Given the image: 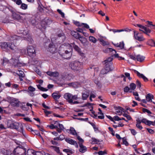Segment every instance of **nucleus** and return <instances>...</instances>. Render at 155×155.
I'll list each match as a JSON object with an SVG mask.
<instances>
[{
    "label": "nucleus",
    "instance_id": "f257e3e1",
    "mask_svg": "<svg viewBox=\"0 0 155 155\" xmlns=\"http://www.w3.org/2000/svg\"><path fill=\"white\" fill-rule=\"evenodd\" d=\"M73 48L81 56H84V53L82 52L81 49L74 42L71 43L69 46L63 45H61L58 49V53L63 58L69 59L72 56Z\"/></svg>",
    "mask_w": 155,
    "mask_h": 155
},
{
    "label": "nucleus",
    "instance_id": "f03ea898",
    "mask_svg": "<svg viewBox=\"0 0 155 155\" xmlns=\"http://www.w3.org/2000/svg\"><path fill=\"white\" fill-rule=\"evenodd\" d=\"M82 64V63L78 61H75L71 62L69 64V66L72 69L78 71L81 69Z\"/></svg>",
    "mask_w": 155,
    "mask_h": 155
},
{
    "label": "nucleus",
    "instance_id": "7ed1b4c3",
    "mask_svg": "<svg viewBox=\"0 0 155 155\" xmlns=\"http://www.w3.org/2000/svg\"><path fill=\"white\" fill-rule=\"evenodd\" d=\"M25 148L16 147L14 149L12 153L14 155H26Z\"/></svg>",
    "mask_w": 155,
    "mask_h": 155
},
{
    "label": "nucleus",
    "instance_id": "20e7f679",
    "mask_svg": "<svg viewBox=\"0 0 155 155\" xmlns=\"http://www.w3.org/2000/svg\"><path fill=\"white\" fill-rule=\"evenodd\" d=\"M21 125H22L21 123L17 122L13 123L11 122V121H8L7 122V125L9 128L15 129L18 131Z\"/></svg>",
    "mask_w": 155,
    "mask_h": 155
},
{
    "label": "nucleus",
    "instance_id": "39448f33",
    "mask_svg": "<svg viewBox=\"0 0 155 155\" xmlns=\"http://www.w3.org/2000/svg\"><path fill=\"white\" fill-rule=\"evenodd\" d=\"M105 64L104 66L105 72L104 74L107 73L108 72L112 71L114 69L112 62H109V63H104Z\"/></svg>",
    "mask_w": 155,
    "mask_h": 155
},
{
    "label": "nucleus",
    "instance_id": "423d86ee",
    "mask_svg": "<svg viewBox=\"0 0 155 155\" xmlns=\"http://www.w3.org/2000/svg\"><path fill=\"white\" fill-rule=\"evenodd\" d=\"M27 52L30 56H35L36 55V51L35 48L32 46H28L27 47Z\"/></svg>",
    "mask_w": 155,
    "mask_h": 155
},
{
    "label": "nucleus",
    "instance_id": "0eeeda50",
    "mask_svg": "<svg viewBox=\"0 0 155 155\" xmlns=\"http://www.w3.org/2000/svg\"><path fill=\"white\" fill-rule=\"evenodd\" d=\"M48 48L49 51L52 54H54L58 51L57 47H56L52 42L49 44Z\"/></svg>",
    "mask_w": 155,
    "mask_h": 155
},
{
    "label": "nucleus",
    "instance_id": "6e6552de",
    "mask_svg": "<svg viewBox=\"0 0 155 155\" xmlns=\"http://www.w3.org/2000/svg\"><path fill=\"white\" fill-rule=\"evenodd\" d=\"M114 109L116 110V114L119 115H121L122 114V112H126V110H125L123 108L120 106H114Z\"/></svg>",
    "mask_w": 155,
    "mask_h": 155
},
{
    "label": "nucleus",
    "instance_id": "1a4fd4ad",
    "mask_svg": "<svg viewBox=\"0 0 155 155\" xmlns=\"http://www.w3.org/2000/svg\"><path fill=\"white\" fill-rule=\"evenodd\" d=\"M19 102L20 101L17 99L14 98H11L10 104L12 106L18 107L19 106Z\"/></svg>",
    "mask_w": 155,
    "mask_h": 155
},
{
    "label": "nucleus",
    "instance_id": "9d476101",
    "mask_svg": "<svg viewBox=\"0 0 155 155\" xmlns=\"http://www.w3.org/2000/svg\"><path fill=\"white\" fill-rule=\"evenodd\" d=\"M21 38V37L16 35H11L8 38V40L12 43H14L15 42V41L20 40Z\"/></svg>",
    "mask_w": 155,
    "mask_h": 155
},
{
    "label": "nucleus",
    "instance_id": "9b49d317",
    "mask_svg": "<svg viewBox=\"0 0 155 155\" xmlns=\"http://www.w3.org/2000/svg\"><path fill=\"white\" fill-rule=\"evenodd\" d=\"M134 71L135 73L137 74L138 77L139 78H142L145 82H146L148 81V78L143 74L140 73L138 71L135 70H134Z\"/></svg>",
    "mask_w": 155,
    "mask_h": 155
},
{
    "label": "nucleus",
    "instance_id": "f8f14e48",
    "mask_svg": "<svg viewBox=\"0 0 155 155\" xmlns=\"http://www.w3.org/2000/svg\"><path fill=\"white\" fill-rule=\"evenodd\" d=\"M62 78L64 80L69 81L72 78L71 74L64 72L62 75Z\"/></svg>",
    "mask_w": 155,
    "mask_h": 155
},
{
    "label": "nucleus",
    "instance_id": "ddd939ff",
    "mask_svg": "<svg viewBox=\"0 0 155 155\" xmlns=\"http://www.w3.org/2000/svg\"><path fill=\"white\" fill-rule=\"evenodd\" d=\"M71 94L69 93H65L64 95V98L67 100L69 103L72 102V100L71 99Z\"/></svg>",
    "mask_w": 155,
    "mask_h": 155
},
{
    "label": "nucleus",
    "instance_id": "4468645a",
    "mask_svg": "<svg viewBox=\"0 0 155 155\" xmlns=\"http://www.w3.org/2000/svg\"><path fill=\"white\" fill-rule=\"evenodd\" d=\"M61 96V94L59 93L58 92H54L51 94V96L56 101H57V100L59 99Z\"/></svg>",
    "mask_w": 155,
    "mask_h": 155
},
{
    "label": "nucleus",
    "instance_id": "2eb2a0df",
    "mask_svg": "<svg viewBox=\"0 0 155 155\" xmlns=\"http://www.w3.org/2000/svg\"><path fill=\"white\" fill-rule=\"evenodd\" d=\"M54 124H55L56 123H58V124L59 127V128L57 130V131L59 133H61L62 130H63L64 129V128L63 125V124H59L58 123V121H55Z\"/></svg>",
    "mask_w": 155,
    "mask_h": 155
},
{
    "label": "nucleus",
    "instance_id": "dca6fc26",
    "mask_svg": "<svg viewBox=\"0 0 155 155\" xmlns=\"http://www.w3.org/2000/svg\"><path fill=\"white\" fill-rule=\"evenodd\" d=\"M12 16L14 20H18L21 18L20 15L16 13L15 11L12 12Z\"/></svg>",
    "mask_w": 155,
    "mask_h": 155
},
{
    "label": "nucleus",
    "instance_id": "f3484780",
    "mask_svg": "<svg viewBox=\"0 0 155 155\" xmlns=\"http://www.w3.org/2000/svg\"><path fill=\"white\" fill-rule=\"evenodd\" d=\"M78 143L79 145V147H80V148L79 150L80 152L83 153L87 151V147L85 146H84L82 143Z\"/></svg>",
    "mask_w": 155,
    "mask_h": 155
},
{
    "label": "nucleus",
    "instance_id": "a211bd4d",
    "mask_svg": "<svg viewBox=\"0 0 155 155\" xmlns=\"http://www.w3.org/2000/svg\"><path fill=\"white\" fill-rule=\"evenodd\" d=\"M154 97L153 95L150 93L148 94L146 96V100L147 102H152V99H153Z\"/></svg>",
    "mask_w": 155,
    "mask_h": 155
},
{
    "label": "nucleus",
    "instance_id": "6ab92c4d",
    "mask_svg": "<svg viewBox=\"0 0 155 155\" xmlns=\"http://www.w3.org/2000/svg\"><path fill=\"white\" fill-rule=\"evenodd\" d=\"M13 63L14 66L16 67H20L22 65L21 63L20 62L18 58L14 59Z\"/></svg>",
    "mask_w": 155,
    "mask_h": 155
},
{
    "label": "nucleus",
    "instance_id": "aec40b11",
    "mask_svg": "<svg viewBox=\"0 0 155 155\" xmlns=\"http://www.w3.org/2000/svg\"><path fill=\"white\" fill-rule=\"evenodd\" d=\"M71 35L74 38L77 39H78L80 38L81 35L77 32L72 31L71 32Z\"/></svg>",
    "mask_w": 155,
    "mask_h": 155
},
{
    "label": "nucleus",
    "instance_id": "412c9836",
    "mask_svg": "<svg viewBox=\"0 0 155 155\" xmlns=\"http://www.w3.org/2000/svg\"><path fill=\"white\" fill-rule=\"evenodd\" d=\"M89 95V93L87 91H85L82 93V99L84 100H86Z\"/></svg>",
    "mask_w": 155,
    "mask_h": 155
},
{
    "label": "nucleus",
    "instance_id": "4be33fe9",
    "mask_svg": "<svg viewBox=\"0 0 155 155\" xmlns=\"http://www.w3.org/2000/svg\"><path fill=\"white\" fill-rule=\"evenodd\" d=\"M144 31H143V32L144 34H146L148 36H150L149 34L151 32V30L148 28L145 27L143 29Z\"/></svg>",
    "mask_w": 155,
    "mask_h": 155
},
{
    "label": "nucleus",
    "instance_id": "5701e85b",
    "mask_svg": "<svg viewBox=\"0 0 155 155\" xmlns=\"http://www.w3.org/2000/svg\"><path fill=\"white\" fill-rule=\"evenodd\" d=\"M78 39L79 40L81 43L84 45H85L87 41V40L85 38L81 35L80 38H79Z\"/></svg>",
    "mask_w": 155,
    "mask_h": 155
},
{
    "label": "nucleus",
    "instance_id": "b1692460",
    "mask_svg": "<svg viewBox=\"0 0 155 155\" xmlns=\"http://www.w3.org/2000/svg\"><path fill=\"white\" fill-rule=\"evenodd\" d=\"M18 131L21 133L23 136L24 137H26V134L25 130H24L23 127L22 125H20V127L18 130Z\"/></svg>",
    "mask_w": 155,
    "mask_h": 155
},
{
    "label": "nucleus",
    "instance_id": "393cba45",
    "mask_svg": "<svg viewBox=\"0 0 155 155\" xmlns=\"http://www.w3.org/2000/svg\"><path fill=\"white\" fill-rule=\"evenodd\" d=\"M145 58V57L144 56H142L140 54L137 55V60L138 61H140V62H142L144 60Z\"/></svg>",
    "mask_w": 155,
    "mask_h": 155
},
{
    "label": "nucleus",
    "instance_id": "a878e982",
    "mask_svg": "<svg viewBox=\"0 0 155 155\" xmlns=\"http://www.w3.org/2000/svg\"><path fill=\"white\" fill-rule=\"evenodd\" d=\"M9 42H3L1 45V47L2 49H8L9 47Z\"/></svg>",
    "mask_w": 155,
    "mask_h": 155
},
{
    "label": "nucleus",
    "instance_id": "bb28decb",
    "mask_svg": "<svg viewBox=\"0 0 155 155\" xmlns=\"http://www.w3.org/2000/svg\"><path fill=\"white\" fill-rule=\"evenodd\" d=\"M147 22L148 23L147 25V27H149L151 29H155V25H153L152 21H147Z\"/></svg>",
    "mask_w": 155,
    "mask_h": 155
},
{
    "label": "nucleus",
    "instance_id": "cd10ccee",
    "mask_svg": "<svg viewBox=\"0 0 155 155\" xmlns=\"http://www.w3.org/2000/svg\"><path fill=\"white\" fill-rule=\"evenodd\" d=\"M91 141V143L92 144H98V143L100 142L99 140L96 139L94 137H92Z\"/></svg>",
    "mask_w": 155,
    "mask_h": 155
},
{
    "label": "nucleus",
    "instance_id": "c85d7f7f",
    "mask_svg": "<svg viewBox=\"0 0 155 155\" xmlns=\"http://www.w3.org/2000/svg\"><path fill=\"white\" fill-rule=\"evenodd\" d=\"M36 151L33 149H28L27 151V155H35V153Z\"/></svg>",
    "mask_w": 155,
    "mask_h": 155
},
{
    "label": "nucleus",
    "instance_id": "c756f323",
    "mask_svg": "<svg viewBox=\"0 0 155 155\" xmlns=\"http://www.w3.org/2000/svg\"><path fill=\"white\" fill-rule=\"evenodd\" d=\"M113 58L112 57H109L106 60L103 61V63H109V62H111Z\"/></svg>",
    "mask_w": 155,
    "mask_h": 155
},
{
    "label": "nucleus",
    "instance_id": "7c9ffc66",
    "mask_svg": "<svg viewBox=\"0 0 155 155\" xmlns=\"http://www.w3.org/2000/svg\"><path fill=\"white\" fill-rule=\"evenodd\" d=\"M147 44L152 47H155V42L152 39L149 40L147 42Z\"/></svg>",
    "mask_w": 155,
    "mask_h": 155
},
{
    "label": "nucleus",
    "instance_id": "2f4dec72",
    "mask_svg": "<svg viewBox=\"0 0 155 155\" xmlns=\"http://www.w3.org/2000/svg\"><path fill=\"white\" fill-rule=\"evenodd\" d=\"M69 130L70 131V134L72 135H78L76 130L73 127H70Z\"/></svg>",
    "mask_w": 155,
    "mask_h": 155
},
{
    "label": "nucleus",
    "instance_id": "473e14b6",
    "mask_svg": "<svg viewBox=\"0 0 155 155\" xmlns=\"http://www.w3.org/2000/svg\"><path fill=\"white\" fill-rule=\"evenodd\" d=\"M89 41L93 43H95L97 41V39L93 36H90L89 38Z\"/></svg>",
    "mask_w": 155,
    "mask_h": 155
},
{
    "label": "nucleus",
    "instance_id": "72a5a7b5",
    "mask_svg": "<svg viewBox=\"0 0 155 155\" xmlns=\"http://www.w3.org/2000/svg\"><path fill=\"white\" fill-rule=\"evenodd\" d=\"M2 153L4 155H11L13 154V153H11L8 150H2Z\"/></svg>",
    "mask_w": 155,
    "mask_h": 155
},
{
    "label": "nucleus",
    "instance_id": "f704fd0d",
    "mask_svg": "<svg viewBox=\"0 0 155 155\" xmlns=\"http://www.w3.org/2000/svg\"><path fill=\"white\" fill-rule=\"evenodd\" d=\"M51 147L54 149V151H55L57 153H60V150L59 147L55 146H51Z\"/></svg>",
    "mask_w": 155,
    "mask_h": 155
},
{
    "label": "nucleus",
    "instance_id": "c9c22d12",
    "mask_svg": "<svg viewBox=\"0 0 155 155\" xmlns=\"http://www.w3.org/2000/svg\"><path fill=\"white\" fill-rule=\"evenodd\" d=\"M113 51H114L115 52V53H116V51L115 50L110 48H106L104 50V52L105 53H108L109 52H112Z\"/></svg>",
    "mask_w": 155,
    "mask_h": 155
},
{
    "label": "nucleus",
    "instance_id": "e433bc0d",
    "mask_svg": "<svg viewBox=\"0 0 155 155\" xmlns=\"http://www.w3.org/2000/svg\"><path fill=\"white\" fill-rule=\"evenodd\" d=\"M9 47L10 49L12 50H14L15 46L13 43L9 42Z\"/></svg>",
    "mask_w": 155,
    "mask_h": 155
},
{
    "label": "nucleus",
    "instance_id": "4c0bfd02",
    "mask_svg": "<svg viewBox=\"0 0 155 155\" xmlns=\"http://www.w3.org/2000/svg\"><path fill=\"white\" fill-rule=\"evenodd\" d=\"M21 5L20 8L22 9L25 10L28 8V5L22 3Z\"/></svg>",
    "mask_w": 155,
    "mask_h": 155
},
{
    "label": "nucleus",
    "instance_id": "58836bf2",
    "mask_svg": "<svg viewBox=\"0 0 155 155\" xmlns=\"http://www.w3.org/2000/svg\"><path fill=\"white\" fill-rule=\"evenodd\" d=\"M93 104H92V103H87L86 104H84L83 106V107H88V108L90 109L91 108V107H92L93 106L92 105H93Z\"/></svg>",
    "mask_w": 155,
    "mask_h": 155
},
{
    "label": "nucleus",
    "instance_id": "ea45409f",
    "mask_svg": "<svg viewBox=\"0 0 155 155\" xmlns=\"http://www.w3.org/2000/svg\"><path fill=\"white\" fill-rule=\"evenodd\" d=\"M130 87L131 90H134L135 89L136 87V84L133 83H132L130 84Z\"/></svg>",
    "mask_w": 155,
    "mask_h": 155
},
{
    "label": "nucleus",
    "instance_id": "a19ab883",
    "mask_svg": "<svg viewBox=\"0 0 155 155\" xmlns=\"http://www.w3.org/2000/svg\"><path fill=\"white\" fill-rule=\"evenodd\" d=\"M100 42L101 43L103 46H105L108 45V44H107V42L104 41V40L102 39H99Z\"/></svg>",
    "mask_w": 155,
    "mask_h": 155
},
{
    "label": "nucleus",
    "instance_id": "79ce46f5",
    "mask_svg": "<svg viewBox=\"0 0 155 155\" xmlns=\"http://www.w3.org/2000/svg\"><path fill=\"white\" fill-rule=\"evenodd\" d=\"M124 44L123 41L120 42L118 45V47L120 48L121 49H123L124 48Z\"/></svg>",
    "mask_w": 155,
    "mask_h": 155
},
{
    "label": "nucleus",
    "instance_id": "37998d69",
    "mask_svg": "<svg viewBox=\"0 0 155 155\" xmlns=\"http://www.w3.org/2000/svg\"><path fill=\"white\" fill-rule=\"evenodd\" d=\"M123 140V143L126 146H127L129 145V143L127 141V139L125 137L122 138V139Z\"/></svg>",
    "mask_w": 155,
    "mask_h": 155
},
{
    "label": "nucleus",
    "instance_id": "c03bdc74",
    "mask_svg": "<svg viewBox=\"0 0 155 155\" xmlns=\"http://www.w3.org/2000/svg\"><path fill=\"white\" fill-rule=\"evenodd\" d=\"M134 37L135 39H136V36L140 37V36H143L141 35L140 33L136 32V31H134Z\"/></svg>",
    "mask_w": 155,
    "mask_h": 155
},
{
    "label": "nucleus",
    "instance_id": "a18cd8bd",
    "mask_svg": "<svg viewBox=\"0 0 155 155\" xmlns=\"http://www.w3.org/2000/svg\"><path fill=\"white\" fill-rule=\"evenodd\" d=\"M134 37L135 39H136V36L140 37V36H143L141 35L140 33L136 32V31H134Z\"/></svg>",
    "mask_w": 155,
    "mask_h": 155
},
{
    "label": "nucleus",
    "instance_id": "49530a36",
    "mask_svg": "<svg viewBox=\"0 0 155 155\" xmlns=\"http://www.w3.org/2000/svg\"><path fill=\"white\" fill-rule=\"evenodd\" d=\"M73 23L76 26H78V27L82 26V25H81V23H80V22L78 21L73 20Z\"/></svg>",
    "mask_w": 155,
    "mask_h": 155
},
{
    "label": "nucleus",
    "instance_id": "de8ad7c7",
    "mask_svg": "<svg viewBox=\"0 0 155 155\" xmlns=\"http://www.w3.org/2000/svg\"><path fill=\"white\" fill-rule=\"evenodd\" d=\"M136 40L139 41H142L145 40V39L143 38V36H140V37L136 36Z\"/></svg>",
    "mask_w": 155,
    "mask_h": 155
},
{
    "label": "nucleus",
    "instance_id": "09e8293b",
    "mask_svg": "<svg viewBox=\"0 0 155 155\" xmlns=\"http://www.w3.org/2000/svg\"><path fill=\"white\" fill-rule=\"evenodd\" d=\"M55 140H50V142L51 143V144L53 145H57L59 146V144L56 141H55Z\"/></svg>",
    "mask_w": 155,
    "mask_h": 155
},
{
    "label": "nucleus",
    "instance_id": "8fccbe9b",
    "mask_svg": "<svg viewBox=\"0 0 155 155\" xmlns=\"http://www.w3.org/2000/svg\"><path fill=\"white\" fill-rule=\"evenodd\" d=\"M40 5V4H39L38 9L39 12H42L44 11V9L43 8L44 6H43V7L41 5Z\"/></svg>",
    "mask_w": 155,
    "mask_h": 155
},
{
    "label": "nucleus",
    "instance_id": "3c124183",
    "mask_svg": "<svg viewBox=\"0 0 155 155\" xmlns=\"http://www.w3.org/2000/svg\"><path fill=\"white\" fill-rule=\"evenodd\" d=\"M136 85H137V87L140 88L141 86V84L140 82L138 80H137L136 81Z\"/></svg>",
    "mask_w": 155,
    "mask_h": 155
},
{
    "label": "nucleus",
    "instance_id": "603ef678",
    "mask_svg": "<svg viewBox=\"0 0 155 155\" xmlns=\"http://www.w3.org/2000/svg\"><path fill=\"white\" fill-rule=\"evenodd\" d=\"M57 12L60 14L61 16L63 18H64V14L63 12H62L59 9H58L57 10Z\"/></svg>",
    "mask_w": 155,
    "mask_h": 155
},
{
    "label": "nucleus",
    "instance_id": "864d4df0",
    "mask_svg": "<svg viewBox=\"0 0 155 155\" xmlns=\"http://www.w3.org/2000/svg\"><path fill=\"white\" fill-rule=\"evenodd\" d=\"M90 124L93 127L95 131H96L98 130V128L97 127L94 123H93L90 122Z\"/></svg>",
    "mask_w": 155,
    "mask_h": 155
},
{
    "label": "nucleus",
    "instance_id": "5fc2aeb1",
    "mask_svg": "<svg viewBox=\"0 0 155 155\" xmlns=\"http://www.w3.org/2000/svg\"><path fill=\"white\" fill-rule=\"evenodd\" d=\"M63 151L66 153H69L71 154L73 153V152L71 150L67 149H65L63 150Z\"/></svg>",
    "mask_w": 155,
    "mask_h": 155
},
{
    "label": "nucleus",
    "instance_id": "6e6d98bb",
    "mask_svg": "<svg viewBox=\"0 0 155 155\" xmlns=\"http://www.w3.org/2000/svg\"><path fill=\"white\" fill-rule=\"evenodd\" d=\"M78 84V83L77 82H74L69 83L68 85H72V86L74 87H76L77 86V85Z\"/></svg>",
    "mask_w": 155,
    "mask_h": 155
},
{
    "label": "nucleus",
    "instance_id": "4d7b16f0",
    "mask_svg": "<svg viewBox=\"0 0 155 155\" xmlns=\"http://www.w3.org/2000/svg\"><path fill=\"white\" fill-rule=\"evenodd\" d=\"M134 25L135 26V27H139L141 29H144V28L145 27L144 26H143L141 25H140V24H135V25Z\"/></svg>",
    "mask_w": 155,
    "mask_h": 155
},
{
    "label": "nucleus",
    "instance_id": "13d9d810",
    "mask_svg": "<svg viewBox=\"0 0 155 155\" xmlns=\"http://www.w3.org/2000/svg\"><path fill=\"white\" fill-rule=\"evenodd\" d=\"M30 22L33 25H35L36 24L35 19L34 18H31L30 19Z\"/></svg>",
    "mask_w": 155,
    "mask_h": 155
},
{
    "label": "nucleus",
    "instance_id": "bf43d9fd",
    "mask_svg": "<svg viewBox=\"0 0 155 155\" xmlns=\"http://www.w3.org/2000/svg\"><path fill=\"white\" fill-rule=\"evenodd\" d=\"M28 90L30 91L33 92L35 90V89L32 86H30L28 87Z\"/></svg>",
    "mask_w": 155,
    "mask_h": 155
},
{
    "label": "nucleus",
    "instance_id": "052dcab7",
    "mask_svg": "<svg viewBox=\"0 0 155 155\" xmlns=\"http://www.w3.org/2000/svg\"><path fill=\"white\" fill-rule=\"evenodd\" d=\"M58 72L57 71L52 72L51 76L57 77L58 76Z\"/></svg>",
    "mask_w": 155,
    "mask_h": 155
},
{
    "label": "nucleus",
    "instance_id": "680f3d73",
    "mask_svg": "<svg viewBox=\"0 0 155 155\" xmlns=\"http://www.w3.org/2000/svg\"><path fill=\"white\" fill-rule=\"evenodd\" d=\"M43 110H44V112L46 114V116H47L49 114H51V112L50 111H48L46 110L43 109Z\"/></svg>",
    "mask_w": 155,
    "mask_h": 155
},
{
    "label": "nucleus",
    "instance_id": "e2e57ef3",
    "mask_svg": "<svg viewBox=\"0 0 155 155\" xmlns=\"http://www.w3.org/2000/svg\"><path fill=\"white\" fill-rule=\"evenodd\" d=\"M129 130L130 131L131 133L134 136L137 134V132L134 129H130Z\"/></svg>",
    "mask_w": 155,
    "mask_h": 155
},
{
    "label": "nucleus",
    "instance_id": "0e129e2a",
    "mask_svg": "<svg viewBox=\"0 0 155 155\" xmlns=\"http://www.w3.org/2000/svg\"><path fill=\"white\" fill-rule=\"evenodd\" d=\"M77 138L79 141V143H83L84 142V140L82 139L79 136H78V135H77Z\"/></svg>",
    "mask_w": 155,
    "mask_h": 155
},
{
    "label": "nucleus",
    "instance_id": "69168bd1",
    "mask_svg": "<svg viewBox=\"0 0 155 155\" xmlns=\"http://www.w3.org/2000/svg\"><path fill=\"white\" fill-rule=\"evenodd\" d=\"M82 26H83V27L84 28H85L86 29H88L89 28V26L86 23H81Z\"/></svg>",
    "mask_w": 155,
    "mask_h": 155
},
{
    "label": "nucleus",
    "instance_id": "338daca9",
    "mask_svg": "<svg viewBox=\"0 0 155 155\" xmlns=\"http://www.w3.org/2000/svg\"><path fill=\"white\" fill-rule=\"evenodd\" d=\"M130 90V88L127 86L125 87L124 89V91L125 92L127 93Z\"/></svg>",
    "mask_w": 155,
    "mask_h": 155
},
{
    "label": "nucleus",
    "instance_id": "774afa93",
    "mask_svg": "<svg viewBox=\"0 0 155 155\" xmlns=\"http://www.w3.org/2000/svg\"><path fill=\"white\" fill-rule=\"evenodd\" d=\"M113 119L115 121H119L120 120V118L117 116H115L113 117Z\"/></svg>",
    "mask_w": 155,
    "mask_h": 155
}]
</instances>
